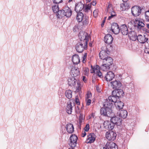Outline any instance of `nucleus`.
<instances>
[{
	"label": "nucleus",
	"instance_id": "nucleus-1",
	"mask_svg": "<svg viewBox=\"0 0 149 149\" xmlns=\"http://www.w3.org/2000/svg\"><path fill=\"white\" fill-rule=\"evenodd\" d=\"M103 60V64L101 66V69L104 71L109 70L110 66L113 63V59L110 57H107Z\"/></svg>",
	"mask_w": 149,
	"mask_h": 149
},
{
	"label": "nucleus",
	"instance_id": "nucleus-2",
	"mask_svg": "<svg viewBox=\"0 0 149 149\" xmlns=\"http://www.w3.org/2000/svg\"><path fill=\"white\" fill-rule=\"evenodd\" d=\"M100 112L101 115L109 117H111L114 114L111 109L104 107L101 108Z\"/></svg>",
	"mask_w": 149,
	"mask_h": 149
},
{
	"label": "nucleus",
	"instance_id": "nucleus-3",
	"mask_svg": "<svg viewBox=\"0 0 149 149\" xmlns=\"http://www.w3.org/2000/svg\"><path fill=\"white\" fill-rule=\"evenodd\" d=\"M100 112L101 115L109 117H111L114 114L111 109L104 107L101 108Z\"/></svg>",
	"mask_w": 149,
	"mask_h": 149
},
{
	"label": "nucleus",
	"instance_id": "nucleus-4",
	"mask_svg": "<svg viewBox=\"0 0 149 149\" xmlns=\"http://www.w3.org/2000/svg\"><path fill=\"white\" fill-rule=\"evenodd\" d=\"M78 37L80 39V42L83 43L86 42V44H88L89 38L88 34L83 31L80 32L79 34Z\"/></svg>",
	"mask_w": 149,
	"mask_h": 149
},
{
	"label": "nucleus",
	"instance_id": "nucleus-5",
	"mask_svg": "<svg viewBox=\"0 0 149 149\" xmlns=\"http://www.w3.org/2000/svg\"><path fill=\"white\" fill-rule=\"evenodd\" d=\"M87 48V44L86 42L83 43L79 42L77 44L76 46V49L77 52L81 53L85 49H86Z\"/></svg>",
	"mask_w": 149,
	"mask_h": 149
},
{
	"label": "nucleus",
	"instance_id": "nucleus-6",
	"mask_svg": "<svg viewBox=\"0 0 149 149\" xmlns=\"http://www.w3.org/2000/svg\"><path fill=\"white\" fill-rule=\"evenodd\" d=\"M141 10L142 9L140 6H134L131 8V13L134 16H138L141 14Z\"/></svg>",
	"mask_w": 149,
	"mask_h": 149
},
{
	"label": "nucleus",
	"instance_id": "nucleus-7",
	"mask_svg": "<svg viewBox=\"0 0 149 149\" xmlns=\"http://www.w3.org/2000/svg\"><path fill=\"white\" fill-rule=\"evenodd\" d=\"M117 134L116 132L113 131L107 132L106 134L107 139L111 141L114 140L116 138Z\"/></svg>",
	"mask_w": 149,
	"mask_h": 149
},
{
	"label": "nucleus",
	"instance_id": "nucleus-8",
	"mask_svg": "<svg viewBox=\"0 0 149 149\" xmlns=\"http://www.w3.org/2000/svg\"><path fill=\"white\" fill-rule=\"evenodd\" d=\"M77 137L75 135H72L70 137V142L69 145L72 147L74 148L77 145Z\"/></svg>",
	"mask_w": 149,
	"mask_h": 149
},
{
	"label": "nucleus",
	"instance_id": "nucleus-9",
	"mask_svg": "<svg viewBox=\"0 0 149 149\" xmlns=\"http://www.w3.org/2000/svg\"><path fill=\"white\" fill-rule=\"evenodd\" d=\"M111 118L110 121L114 125H120L121 124L122 120L121 119L116 116H112Z\"/></svg>",
	"mask_w": 149,
	"mask_h": 149
},
{
	"label": "nucleus",
	"instance_id": "nucleus-10",
	"mask_svg": "<svg viewBox=\"0 0 149 149\" xmlns=\"http://www.w3.org/2000/svg\"><path fill=\"white\" fill-rule=\"evenodd\" d=\"M68 84L71 86H74L77 83L78 86L79 85V83L77 80L74 77H71L68 78Z\"/></svg>",
	"mask_w": 149,
	"mask_h": 149
},
{
	"label": "nucleus",
	"instance_id": "nucleus-11",
	"mask_svg": "<svg viewBox=\"0 0 149 149\" xmlns=\"http://www.w3.org/2000/svg\"><path fill=\"white\" fill-rule=\"evenodd\" d=\"M111 30L113 33L116 34H118L120 31V27L116 23H113L111 25Z\"/></svg>",
	"mask_w": 149,
	"mask_h": 149
},
{
	"label": "nucleus",
	"instance_id": "nucleus-12",
	"mask_svg": "<svg viewBox=\"0 0 149 149\" xmlns=\"http://www.w3.org/2000/svg\"><path fill=\"white\" fill-rule=\"evenodd\" d=\"M111 84L112 88L113 89L116 90L120 88L122 84L119 81L115 80L111 82Z\"/></svg>",
	"mask_w": 149,
	"mask_h": 149
},
{
	"label": "nucleus",
	"instance_id": "nucleus-13",
	"mask_svg": "<svg viewBox=\"0 0 149 149\" xmlns=\"http://www.w3.org/2000/svg\"><path fill=\"white\" fill-rule=\"evenodd\" d=\"M134 23L136 26L139 29H141L142 27H143L145 26V24L141 21L140 18L136 17L134 21Z\"/></svg>",
	"mask_w": 149,
	"mask_h": 149
},
{
	"label": "nucleus",
	"instance_id": "nucleus-14",
	"mask_svg": "<svg viewBox=\"0 0 149 149\" xmlns=\"http://www.w3.org/2000/svg\"><path fill=\"white\" fill-rule=\"evenodd\" d=\"M115 94L118 99L119 97H123L124 95L123 91L121 89H117L113 91L112 93V95Z\"/></svg>",
	"mask_w": 149,
	"mask_h": 149
},
{
	"label": "nucleus",
	"instance_id": "nucleus-15",
	"mask_svg": "<svg viewBox=\"0 0 149 149\" xmlns=\"http://www.w3.org/2000/svg\"><path fill=\"white\" fill-rule=\"evenodd\" d=\"M120 31L123 35H127L129 32L127 25L125 24L121 25L120 26Z\"/></svg>",
	"mask_w": 149,
	"mask_h": 149
},
{
	"label": "nucleus",
	"instance_id": "nucleus-16",
	"mask_svg": "<svg viewBox=\"0 0 149 149\" xmlns=\"http://www.w3.org/2000/svg\"><path fill=\"white\" fill-rule=\"evenodd\" d=\"M84 8V4L81 2H80L75 4L74 10L78 13L81 11Z\"/></svg>",
	"mask_w": 149,
	"mask_h": 149
},
{
	"label": "nucleus",
	"instance_id": "nucleus-17",
	"mask_svg": "<svg viewBox=\"0 0 149 149\" xmlns=\"http://www.w3.org/2000/svg\"><path fill=\"white\" fill-rule=\"evenodd\" d=\"M137 39L141 43L144 44L146 42L147 43H148L147 41L148 38L146 37L145 35L143 36L141 35H139L137 37Z\"/></svg>",
	"mask_w": 149,
	"mask_h": 149
},
{
	"label": "nucleus",
	"instance_id": "nucleus-18",
	"mask_svg": "<svg viewBox=\"0 0 149 149\" xmlns=\"http://www.w3.org/2000/svg\"><path fill=\"white\" fill-rule=\"evenodd\" d=\"M70 74L71 76L74 77L78 76L80 74L79 69L75 67L72 68V69Z\"/></svg>",
	"mask_w": 149,
	"mask_h": 149
},
{
	"label": "nucleus",
	"instance_id": "nucleus-19",
	"mask_svg": "<svg viewBox=\"0 0 149 149\" xmlns=\"http://www.w3.org/2000/svg\"><path fill=\"white\" fill-rule=\"evenodd\" d=\"M115 75L111 71H109L107 73L104 78L107 81H110L112 80L114 78Z\"/></svg>",
	"mask_w": 149,
	"mask_h": 149
},
{
	"label": "nucleus",
	"instance_id": "nucleus-20",
	"mask_svg": "<svg viewBox=\"0 0 149 149\" xmlns=\"http://www.w3.org/2000/svg\"><path fill=\"white\" fill-rule=\"evenodd\" d=\"M103 125L104 127L109 130H112L114 127V125L111 121H107L104 122Z\"/></svg>",
	"mask_w": 149,
	"mask_h": 149
},
{
	"label": "nucleus",
	"instance_id": "nucleus-21",
	"mask_svg": "<svg viewBox=\"0 0 149 149\" xmlns=\"http://www.w3.org/2000/svg\"><path fill=\"white\" fill-rule=\"evenodd\" d=\"M104 39L105 43L109 45L111 43L113 40L112 36L110 34L106 35L104 37Z\"/></svg>",
	"mask_w": 149,
	"mask_h": 149
},
{
	"label": "nucleus",
	"instance_id": "nucleus-22",
	"mask_svg": "<svg viewBox=\"0 0 149 149\" xmlns=\"http://www.w3.org/2000/svg\"><path fill=\"white\" fill-rule=\"evenodd\" d=\"M106 147L108 149H118L117 145L115 143L111 141L107 142L106 145Z\"/></svg>",
	"mask_w": 149,
	"mask_h": 149
},
{
	"label": "nucleus",
	"instance_id": "nucleus-23",
	"mask_svg": "<svg viewBox=\"0 0 149 149\" xmlns=\"http://www.w3.org/2000/svg\"><path fill=\"white\" fill-rule=\"evenodd\" d=\"M109 52L106 50H103L100 51L99 53V56L101 59L104 60L108 56Z\"/></svg>",
	"mask_w": 149,
	"mask_h": 149
},
{
	"label": "nucleus",
	"instance_id": "nucleus-24",
	"mask_svg": "<svg viewBox=\"0 0 149 149\" xmlns=\"http://www.w3.org/2000/svg\"><path fill=\"white\" fill-rule=\"evenodd\" d=\"M95 135L94 133L91 134L88 136V137L86 139L87 143H93L95 139Z\"/></svg>",
	"mask_w": 149,
	"mask_h": 149
},
{
	"label": "nucleus",
	"instance_id": "nucleus-25",
	"mask_svg": "<svg viewBox=\"0 0 149 149\" xmlns=\"http://www.w3.org/2000/svg\"><path fill=\"white\" fill-rule=\"evenodd\" d=\"M128 34V36L130 40L133 41H135L137 39V36L135 32L129 31Z\"/></svg>",
	"mask_w": 149,
	"mask_h": 149
},
{
	"label": "nucleus",
	"instance_id": "nucleus-26",
	"mask_svg": "<svg viewBox=\"0 0 149 149\" xmlns=\"http://www.w3.org/2000/svg\"><path fill=\"white\" fill-rule=\"evenodd\" d=\"M66 130L68 133L71 134L74 131V127L73 125L71 123L67 124L65 127Z\"/></svg>",
	"mask_w": 149,
	"mask_h": 149
},
{
	"label": "nucleus",
	"instance_id": "nucleus-27",
	"mask_svg": "<svg viewBox=\"0 0 149 149\" xmlns=\"http://www.w3.org/2000/svg\"><path fill=\"white\" fill-rule=\"evenodd\" d=\"M65 16L69 17L72 14V12L71 9L68 7H66L64 10Z\"/></svg>",
	"mask_w": 149,
	"mask_h": 149
},
{
	"label": "nucleus",
	"instance_id": "nucleus-28",
	"mask_svg": "<svg viewBox=\"0 0 149 149\" xmlns=\"http://www.w3.org/2000/svg\"><path fill=\"white\" fill-rule=\"evenodd\" d=\"M72 60L73 63L75 64H78L80 62L79 57L76 54H74L72 56Z\"/></svg>",
	"mask_w": 149,
	"mask_h": 149
},
{
	"label": "nucleus",
	"instance_id": "nucleus-29",
	"mask_svg": "<svg viewBox=\"0 0 149 149\" xmlns=\"http://www.w3.org/2000/svg\"><path fill=\"white\" fill-rule=\"evenodd\" d=\"M113 102H110L109 100L107 99L104 103L103 107L111 109L112 107H113Z\"/></svg>",
	"mask_w": 149,
	"mask_h": 149
},
{
	"label": "nucleus",
	"instance_id": "nucleus-30",
	"mask_svg": "<svg viewBox=\"0 0 149 149\" xmlns=\"http://www.w3.org/2000/svg\"><path fill=\"white\" fill-rule=\"evenodd\" d=\"M118 98L117 96H116L115 94L112 95H111L109 96L108 98V99L111 102H113V104L115 103L116 102Z\"/></svg>",
	"mask_w": 149,
	"mask_h": 149
},
{
	"label": "nucleus",
	"instance_id": "nucleus-31",
	"mask_svg": "<svg viewBox=\"0 0 149 149\" xmlns=\"http://www.w3.org/2000/svg\"><path fill=\"white\" fill-rule=\"evenodd\" d=\"M118 98L117 96H116L115 94L112 95H111L109 96L108 98V99L111 102H113V104L115 103L116 102Z\"/></svg>",
	"mask_w": 149,
	"mask_h": 149
},
{
	"label": "nucleus",
	"instance_id": "nucleus-32",
	"mask_svg": "<svg viewBox=\"0 0 149 149\" xmlns=\"http://www.w3.org/2000/svg\"><path fill=\"white\" fill-rule=\"evenodd\" d=\"M119 113V116L123 118H126L127 116V111L124 110H122L120 111Z\"/></svg>",
	"mask_w": 149,
	"mask_h": 149
},
{
	"label": "nucleus",
	"instance_id": "nucleus-33",
	"mask_svg": "<svg viewBox=\"0 0 149 149\" xmlns=\"http://www.w3.org/2000/svg\"><path fill=\"white\" fill-rule=\"evenodd\" d=\"M72 106L70 102H68L66 109L67 112L68 114H71L72 112Z\"/></svg>",
	"mask_w": 149,
	"mask_h": 149
},
{
	"label": "nucleus",
	"instance_id": "nucleus-34",
	"mask_svg": "<svg viewBox=\"0 0 149 149\" xmlns=\"http://www.w3.org/2000/svg\"><path fill=\"white\" fill-rule=\"evenodd\" d=\"M84 14L82 12L78 13L76 18L77 21L78 22H81L84 18Z\"/></svg>",
	"mask_w": 149,
	"mask_h": 149
},
{
	"label": "nucleus",
	"instance_id": "nucleus-35",
	"mask_svg": "<svg viewBox=\"0 0 149 149\" xmlns=\"http://www.w3.org/2000/svg\"><path fill=\"white\" fill-rule=\"evenodd\" d=\"M57 13L56 15L58 18H62L65 16L64 10H59Z\"/></svg>",
	"mask_w": 149,
	"mask_h": 149
},
{
	"label": "nucleus",
	"instance_id": "nucleus-36",
	"mask_svg": "<svg viewBox=\"0 0 149 149\" xmlns=\"http://www.w3.org/2000/svg\"><path fill=\"white\" fill-rule=\"evenodd\" d=\"M120 7L122 8V10L124 11L126 9H128L130 8V6L128 3L126 2L120 4Z\"/></svg>",
	"mask_w": 149,
	"mask_h": 149
},
{
	"label": "nucleus",
	"instance_id": "nucleus-37",
	"mask_svg": "<svg viewBox=\"0 0 149 149\" xmlns=\"http://www.w3.org/2000/svg\"><path fill=\"white\" fill-rule=\"evenodd\" d=\"M116 106L117 109H119L120 110L123 108L124 105V103L123 102L120 101L117 102H116Z\"/></svg>",
	"mask_w": 149,
	"mask_h": 149
},
{
	"label": "nucleus",
	"instance_id": "nucleus-38",
	"mask_svg": "<svg viewBox=\"0 0 149 149\" xmlns=\"http://www.w3.org/2000/svg\"><path fill=\"white\" fill-rule=\"evenodd\" d=\"M72 91L70 90L66 91L65 92L66 97L68 99H70L72 97Z\"/></svg>",
	"mask_w": 149,
	"mask_h": 149
},
{
	"label": "nucleus",
	"instance_id": "nucleus-39",
	"mask_svg": "<svg viewBox=\"0 0 149 149\" xmlns=\"http://www.w3.org/2000/svg\"><path fill=\"white\" fill-rule=\"evenodd\" d=\"M52 8L53 12L54 13H57L59 10L58 5L57 4L52 6Z\"/></svg>",
	"mask_w": 149,
	"mask_h": 149
},
{
	"label": "nucleus",
	"instance_id": "nucleus-40",
	"mask_svg": "<svg viewBox=\"0 0 149 149\" xmlns=\"http://www.w3.org/2000/svg\"><path fill=\"white\" fill-rule=\"evenodd\" d=\"M114 11L111 4H109L107 8V12L109 13Z\"/></svg>",
	"mask_w": 149,
	"mask_h": 149
},
{
	"label": "nucleus",
	"instance_id": "nucleus-41",
	"mask_svg": "<svg viewBox=\"0 0 149 149\" xmlns=\"http://www.w3.org/2000/svg\"><path fill=\"white\" fill-rule=\"evenodd\" d=\"M110 13V16L108 18V20H110L114 17L116 16V14L114 11L111 12Z\"/></svg>",
	"mask_w": 149,
	"mask_h": 149
},
{
	"label": "nucleus",
	"instance_id": "nucleus-42",
	"mask_svg": "<svg viewBox=\"0 0 149 149\" xmlns=\"http://www.w3.org/2000/svg\"><path fill=\"white\" fill-rule=\"evenodd\" d=\"M88 17L87 16H85L84 18V20L83 21V23L84 25H86L88 23Z\"/></svg>",
	"mask_w": 149,
	"mask_h": 149
},
{
	"label": "nucleus",
	"instance_id": "nucleus-43",
	"mask_svg": "<svg viewBox=\"0 0 149 149\" xmlns=\"http://www.w3.org/2000/svg\"><path fill=\"white\" fill-rule=\"evenodd\" d=\"M145 18L146 21L149 22V10L145 13Z\"/></svg>",
	"mask_w": 149,
	"mask_h": 149
},
{
	"label": "nucleus",
	"instance_id": "nucleus-44",
	"mask_svg": "<svg viewBox=\"0 0 149 149\" xmlns=\"http://www.w3.org/2000/svg\"><path fill=\"white\" fill-rule=\"evenodd\" d=\"M97 77H98L101 78L103 77V76L100 70H97L96 72Z\"/></svg>",
	"mask_w": 149,
	"mask_h": 149
},
{
	"label": "nucleus",
	"instance_id": "nucleus-45",
	"mask_svg": "<svg viewBox=\"0 0 149 149\" xmlns=\"http://www.w3.org/2000/svg\"><path fill=\"white\" fill-rule=\"evenodd\" d=\"M83 120V115L82 114L80 113L79 114V123H81Z\"/></svg>",
	"mask_w": 149,
	"mask_h": 149
},
{
	"label": "nucleus",
	"instance_id": "nucleus-46",
	"mask_svg": "<svg viewBox=\"0 0 149 149\" xmlns=\"http://www.w3.org/2000/svg\"><path fill=\"white\" fill-rule=\"evenodd\" d=\"M87 54L86 53H85L84 54V56H83L82 61L83 63H85L86 62V59Z\"/></svg>",
	"mask_w": 149,
	"mask_h": 149
},
{
	"label": "nucleus",
	"instance_id": "nucleus-47",
	"mask_svg": "<svg viewBox=\"0 0 149 149\" xmlns=\"http://www.w3.org/2000/svg\"><path fill=\"white\" fill-rule=\"evenodd\" d=\"M89 129V125L88 124L86 125V126L84 127V130L85 131L88 132Z\"/></svg>",
	"mask_w": 149,
	"mask_h": 149
},
{
	"label": "nucleus",
	"instance_id": "nucleus-48",
	"mask_svg": "<svg viewBox=\"0 0 149 149\" xmlns=\"http://www.w3.org/2000/svg\"><path fill=\"white\" fill-rule=\"evenodd\" d=\"M54 3L58 4L62 2V0H53Z\"/></svg>",
	"mask_w": 149,
	"mask_h": 149
},
{
	"label": "nucleus",
	"instance_id": "nucleus-49",
	"mask_svg": "<svg viewBox=\"0 0 149 149\" xmlns=\"http://www.w3.org/2000/svg\"><path fill=\"white\" fill-rule=\"evenodd\" d=\"M91 73H95L96 72V70H95V68H93V67L91 66Z\"/></svg>",
	"mask_w": 149,
	"mask_h": 149
},
{
	"label": "nucleus",
	"instance_id": "nucleus-50",
	"mask_svg": "<svg viewBox=\"0 0 149 149\" xmlns=\"http://www.w3.org/2000/svg\"><path fill=\"white\" fill-rule=\"evenodd\" d=\"M93 14L94 17H97L98 14L97 10H94L93 12Z\"/></svg>",
	"mask_w": 149,
	"mask_h": 149
},
{
	"label": "nucleus",
	"instance_id": "nucleus-51",
	"mask_svg": "<svg viewBox=\"0 0 149 149\" xmlns=\"http://www.w3.org/2000/svg\"><path fill=\"white\" fill-rule=\"evenodd\" d=\"M91 96V94L90 92H88L87 94L86 98L87 99H88Z\"/></svg>",
	"mask_w": 149,
	"mask_h": 149
},
{
	"label": "nucleus",
	"instance_id": "nucleus-52",
	"mask_svg": "<svg viewBox=\"0 0 149 149\" xmlns=\"http://www.w3.org/2000/svg\"><path fill=\"white\" fill-rule=\"evenodd\" d=\"M84 72H85V73H84L85 75H87L88 74V72H89L88 69V68H86L84 70Z\"/></svg>",
	"mask_w": 149,
	"mask_h": 149
},
{
	"label": "nucleus",
	"instance_id": "nucleus-53",
	"mask_svg": "<svg viewBox=\"0 0 149 149\" xmlns=\"http://www.w3.org/2000/svg\"><path fill=\"white\" fill-rule=\"evenodd\" d=\"M75 102L77 105H79L80 103L79 102V100L78 99V98H77L76 97L75 98V100H74Z\"/></svg>",
	"mask_w": 149,
	"mask_h": 149
},
{
	"label": "nucleus",
	"instance_id": "nucleus-54",
	"mask_svg": "<svg viewBox=\"0 0 149 149\" xmlns=\"http://www.w3.org/2000/svg\"><path fill=\"white\" fill-rule=\"evenodd\" d=\"M91 101L90 99H88L86 101V105L88 106L91 103Z\"/></svg>",
	"mask_w": 149,
	"mask_h": 149
},
{
	"label": "nucleus",
	"instance_id": "nucleus-55",
	"mask_svg": "<svg viewBox=\"0 0 149 149\" xmlns=\"http://www.w3.org/2000/svg\"><path fill=\"white\" fill-rule=\"evenodd\" d=\"M90 9L88 8V7L85 6V9H84V11L85 12H88Z\"/></svg>",
	"mask_w": 149,
	"mask_h": 149
},
{
	"label": "nucleus",
	"instance_id": "nucleus-56",
	"mask_svg": "<svg viewBox=\"0 0 149 149\" xmlns=\"http://www.w3.org/2000/svg\"><path fill=\"white\" fill-rule=\"evenodd\" d=\"M93 68H95V70H96V72L97 71V70H99L100 68L99 66L98 65H96L95 67H93Z\"/></svg>",
	"mask_w": 149,
	"mask_h": 149
},
{
	"label": "nucleus",
	"instance_id": "nucleus-57",
	"mask_svg": "<svg viewBox=\"0 0 149 149\" xmlns=\"http://www.w3.org/2000/svg\"><path fill=\"white\" fill-rule=\"evenodd\" d=\"M97 78V76L96 72L94 73L92 77V78L96 79Z\"/></svg>",
	"mask_w": 149,
	"mask_h": 149
},
{
	"label": "nucleus",
	"instance_id": "nucleus-58",
	"mask_svg": "<svg viewBox=\"0 0 149 149\" xmlns=\"http://www.w3.org/2000/svg\"><path fill=\"white\" fill-rule=\"evenodd\" d=\"M95 88L96 89V90L97 92H101L100 91V89L97 86H96Z\"/></svg>",
	"mask_w": 149,
	"mask_h": 149
},
{
	"label": "nucleus",
	"instance_id": "nucleus-59",
	"mask_svg": "<svg viewBox=\"0 0 149 149\" xmlns=\"http://www.w3.org/2000/svg\"><path fill=\"white\" fill-rule=\"evenodd\" d=\"M91 3V5H92L93 6H95L96 4V2L95 1H93Z\"/></svg>",
	"mask_w": 149,
	"mask_h": 149
},
{
	"label": "nucleus",
	"instance_id": "nucleus-60",
	"mask_svg": "<svg viewBox=\"0 0 149 149\" xmlns=\"http://www.w3.org/2000/svg\"><path fill=\"white\" fill-rule=\"evenodd\" d=\"M78 29L77 27L76 26H75L73 28V31L74 32H76Z\"/></svg>",
	"mask_w": 149,
	"mask_h": 149
},
{
	"label": "nucleus",
	"instance_id": "nucleus-61",
	"mask_svg": "<svg viewBox=\"0 0 149 149\" xmlns=\"http://www.w3.org/2000/svg\"><path fill=\"white\" fill-rule=\"evenodd\" d=\"M145 53L149 54V48H146L145 50Z\"/></svg>",
	"mask_w": 149,
	"mask_h": 149
},
{
	"label": "nucleus",
	"instance_id": "nucleus-62",
	"mask_svg": "<svg viewBox=\"0 0 149 149\" xmlns=\"http://www.w3.org/2000/svg\"><path fill=\"white\" fill-rule=\"evenodd\" d=\"M86 135V133L85 131L82 132V136L84 137Z\"/></svg>",
	"mask_w": 149,
	"mask_h": 149
},
{
	"label": "nucleus",
	"instance_id": "nucleus-63",
	"mask_svg": "<svg viewBox=\"0 0 149 149\" xmlns=\"http://www.w3.org/2000/svg\"><path fill=\"white\" fill-rule=\"evenodd\" d=\"M91 3H89V4H88L86 6V7H88V8H89L90 9V8H91Z\"/></svg>",
	"mask_w": 149,
	"mask_h": 149
},
{
	"label": "nucleus",
	"instance_id": "nucleus-64",
	"mask_svg": "<svg viewBox=\"0 0 149 149\" xmlns=\"http://www.w3.org/2000/svg\"><path fill=\"white\" fill-rule=\"evenodd\" d=\"M83 80L85 82L86 81V77L84 76L83 77Z\"/></svg>",
	"mask_w": 149,
	"mask_h": 149
}]
</instances>
